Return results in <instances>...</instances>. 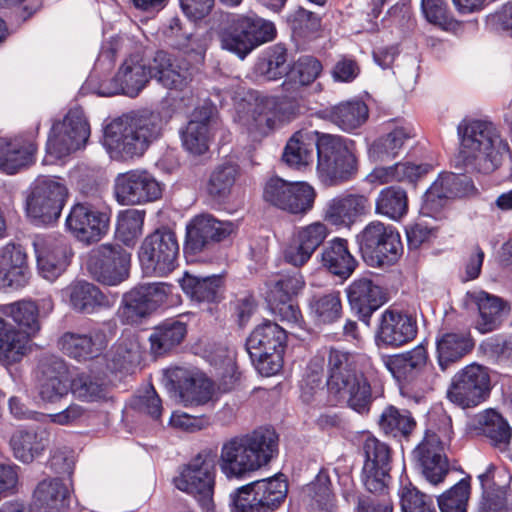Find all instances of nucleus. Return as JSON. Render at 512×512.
Masks as SVG:
<instances>
[{
	"instance_id": "nucleus-35",
	"label": "nucleus",
	"mask_w": 512,
	"mask_h": 512,
	"mask_svg": "<svg viewBox=\"0 0 512 512\" xmlns=\"http://www.w3.org/2000/svg\"><path fill=\"white\" fill-rule=\"evenodd\" d=\"M60 350L77 361L98 357L106 348L105 335L100 331L89 333L66 332L58 340Z\"/></svg>"
},
{
	"instance_id": "nucleus-31",
	"label": "nucleus",
	"mask_w": 512,
	"mask_h": 512,
	"mask_svg": "<svg viewBox=\"0 0 512 512\" xmlns=\"http://www.w3.org/2000/svg\"><path fill=\"white\" fill-rule=\"evenodd\" d=\"M371 208L369 198L363 194H343L331 199L323 218L336 227H350L356 220L366 215Z\"/></svg>"
},
{
	"instance_id": "nucleus-27",
	"label": "nucleus",
	"mask_w": 512,
	"mask_h": 512,
	"mask_svg": "<svg viewBox=\"0 0 512 512\" xmlns=\"http://www.w3.org/2000/svg\"><path fill=\"white\" fill-rule=\"evenodd\" d=\"M217 124L215 111L211 106L194 110L191 119L180 130L182 146L189 153L201 155L208 150L212 130Z\"/></svg>"
},
{
	"instance_id": "nucleus-48",
	"label": "nucleus",
	"mask_w": 512,
	"mask_h": 512,
	"mask_svg": "<svg viewBox=\"0 0 512 512\" xmlns=\"http://www.w3.org/2000/svg\"><path fill=\"white\" fill-rule=\"evenodd\" d=\"M316 144L309 133L298 131L288 140L282 159L291 168H305L313 161Z\"/></svg>"
},
{
	"instance_id": "nucleus-61",
	"label": "nucleus",
	"mask_w": 512,
	"mask_h": 512,
	"mask_svg": "<svg viewBox=\"0 0 512 512\" xmlns=\"http://www.w3.org/2000/svg\"><path fill=\"white\" fill-rule=\"evenodd\" d=\"M145 212L137 209H127L118 215L116 232L118 237L129 244L142 234Z\"/></svg>"
},
{
	"instance_id": "nucleus-16",
	"label": "nucleus",
	"mask_w": 512,
	"mask_h": 512,
	"mask_svg": "<svg viewBox=\"0 0 512 512\" xmlns=\"http://www.w3.org/2000/svg\"><path fill=\"white\" fill-rule=\"evenodd\" d=\"M90 137V125L81 108L69 110L62 122L53 124L47 149L63 157L83 148Z\"/></svg>"
},
{
	"instance_id": "nucleus-12",
	"label": "nucleus",
	"mask_w": 512,
	"mask_h": 512,
	"mask_svg": "<svg viewBox=\"0 0 512 512\" xmlns=\"http://www.w3.org/2000/svg\"><path fill=\"white\" fill-rule=\"evenodd\" d=\"M131 254L119 244H101L92 249L86 267L98 282L116 286L129 276Z\"/></svg>"
},
{
	"instance_id": "nucleus-9",
	"label": "nucleus",
	"mask_w": 512,
	"mask_h": 512,
	"mask_svg": "<svg viewBox=\"0 0 512 512\" xmlns=\"http://www.w3.org/2000/svg\"><path fill=\"white\" fill-rule=\"evenodd\" d=\"M67 197L64 184L54 177L40 176L30 185L26 197V212L36 225L55 223Z\"/></svg>"
},
{
	"instance_id": "nucleus-44",
	"label": "nucleus",
	"mask_w": 512,
	"mask_h": 512,
	"mask_svg": "<svg viewBox=\"0 0 512 512\" xmlns=\"http://www.w3.org/2000/svg\"><path fill=\"white\" fill-rule=\"evenodd\" d=\"M378 425L387 436L408 440L416 430L417 422L409 410L388 405L380 414Z\"/></svg>"
},
{
	"instance_id": "nucleus-56",
	"label": "nucleus",
	"mask_w": 512,
	"mask_h": 512,
	"mask_svg": "<svg viewBox=\"0 0 512 512\" xmlns=\"http://www.w3.org/2000/svg\"><path fill=\"white\" fill-rule=\"evenodd\" d=\"M239 174V167L236 164L226 163L217 166L210 174L207 192L216 199L227 198Z\"/></svg>"
},
{
	"instance_id": "nucleus-6",
	"label": "nucleus",
	"mask_w": 512,
	"mask_h": 512,
	"mask_svg": "<svg viewBox=\"0 0 512 512\" xmlns=\"http://www.w3.org/2000/svg\"><path fill=\"white\" fill-rule=\"evenodd\" d=\"M316 150L317 173L325 185L343 184L356 177L357 158L341 137L329 134L319 136Z\"/></svg>"
},
{
	"instance_id": "nucleus-5",
	"label": "nucleus",
	"mask_w": 512,
	"mask_h": 512,
	"mask_svg": "<svg viewBox=\"0 0 512 512\" xmlns=\"http://www.w3.org/2000/svg\"><path fill=\"white\" fill-rule=\"evenodd\" d=\"M275 34L274 24L255 14H228L218 32L221 47L241 59L261 44L273 40Z\"/></svg>"
},
{
	"instance_id": "nucleus-2",
	"label": "nucleus",
	"mask_w": 512,
	"mask_h": 512,
	"mask_svg": "<svg viewBox=\"0 0 512 512\" xmlns=\"http://www.w3.org/2000/svg\"><path fill=\"white\" fill-rule=\"evenodd\" d=\"M278 452V436L270 428L234 436L222 444L221 472L228 479H242L267 465Z\"/></svg>"
},
{
	"instance_id": "nucleus-19",
	"label": "nucleus",
	"mask_w": 512,
	"mask_h": 512,
	"mask_svg": "<svg viewBox=\"0 0 512 512\" xmlns=\"http://www.w3.org/2000/svg\"><path fill=\"white\" fill-rule=\"evenodd\" d=\"M172 286L163 283L141 285L123 297L121 317L130 324L138 323L152 311L167 302Z\"/></svg>"
},
{
	"instance_id": "nucleus-34",
	"label": "nucleus",
	"mask_w": 512,
	"mask_h": 512,
	"mask_svg": "<svg viewBox=\"0 0 512 512\" xmlns=\"http://www.w3.org/2000/svg\"><path fill=\"white\" fill-rule=\"evenodd\" d=\"M469 429L477 436L486 437L501 450L510 443L512 429L507 420L494 409H486L476 414L469 422Z\"/></svg>"
},
{
	"instance_id": "nucleus-33",
	"label": "nucleus",
	"mask_w": 512,
	"mask_h": 512,
	"mask_svg": "<svg viewBox=\"0 0 512 512\" xmlns=\"http://www.w3.org/2000/svg\"><path fill=\"white\" fill-rule=\"evenodd\" d=\"M347 296L352 309L366 323L369 322L371 315L386 302L383 289L366 277L355 279L347 288Z\"/></svg>"
},
{
	"instance_id": "nucleus-17",
	"label": "nucleus",
	"mask_w": 512,
	"mask_h": 512,
	"mask_svg": "<svg viewBox=\"0 0 512 512\" xmlns=\"http://www.w3.org/2000/svg\"><path fill=\"white\" fill-rule=\"evenodd\" d=\"M109 215L88 203H77L70 209L65 227L73 237L85 244L95 243L109 229Z\"/></svg>"
},
{
	"instance_id": "nucleus-36",
	"label": "nucleus",
	"mask_w": 512,
	"mask_h": 512,
	"mask_svg": "<svg viewBox=\"0 0 512 512\" xmlns=\"http://www.w3.org/2000/svg\"><path fill=\"white\" fill-rule=\"evenodd\" d=\"M468 297L479 311L475 328L482 334L498 329L504 315L509 311L507 303L502 298L485 291L468 293Z\"/></svg>"
},
{
	"instance_id": "nucleus-1",
	"label": "nucleus",
	"mask_w": 512,
	"mask_h": 512,
	"mask_svg": "<svg viewBox=\"0 0 512 512\" xmlns=\"http://www.w3.org/2000/svg\"><path fill=\"white\" fill-rule=\"evenodd\" d=\"M159 112L142 111L122 115L104 128L103 146L110 158L128 161L140 157L162 135Z\"/></svg>"
},
{
	"instance_id": "nucleus-59",
	"label": "nucleus",
	"mask_w": 512,
	"mask_h": 512,
	"mask_svg": "<svg viewBox=\"0 0 512 512\" xmlns=\"http://www.w3.org/2000/svg\"><path fill=\"white\" fill-rule=\"evenodd\" d=\"M398 496L401 512H437L433 498L410 482L401 484Z\"/></svg>"
},
{
	"instance_id": "nucleus-57",
	"label": "nucleus",
	"mask_w": 512,
	"mask_h": 512,
	"mask_svg": "<svg viewBox=\"0 0 512 512\" xmlns=\"http://www.w3.org/2000/svg\"><path fill=\"white\" fill-rule=\"evenodd\" d=\"M311 313L321 323H333L342 313L340 293L330 291L324 294L314 295L309 301Z\"/></svg>"
},
{
	"instance_id": "nucleus-22",
	"label": "nucleus",
	"mask_w": 512,
	"mask_h": 512,
	"mask_svg": "<svg viewBox=\"0 0 512 512\" xmlns=\"http://www.w3.org/2000/svg\"><path fill=\"white\" fill-rule=\"evenodd\" d=\"M150 79H152L150 63L146 65L135 57H130L124 61L111 80L100 84L98 93L101 96H113L122 93L129 97H135Z\"/></svg>"
},
{
	"instance_id": "nucleus-26",
	"label": "nucleus",
	"mask_w": 512,
	"mask_h": 512,
	"mask_svg": "<svg viewBox=\"0 0 512 512\" xmlns=\"http://www.w3.org/2000/svg\"><path fill=\"white\" fill-rule=\"evenodd\" d=\"M38 393L43 401L55 402L68 394L69 370L63 359L49 356L38 366Z\"/></svg>"
},
{
	"instance_id": "nucleus-3",
	"label": "nucleus",
	"mask_w": 512,
	"mask_h": 512,
	"mask_svg": "<svg viewBox=\"0 0 512 512\" xmlns=\"http://www.w3.org/2000/svg\"><path fill=\"white\" fill-rule=\"evenodd\" d=\"M459 158L467 171L489 174L510 151L498 127L489 120H463L458 125Z\"/></svg>"
},
{
	"instance_id": "nucleus-37",
	"label": "nucleus",
	"mask_w": 512,
	"mask_h": 512,
	"mask_svg": "<svg viewBox=\"0 0 512 512\" xmlns=\"http://www.w3.org/2000/svg\"><path fill=\"white\" fill-rule=\"evenodd\" d=\"M320 262L329 273L342 280L348 279L358 265L349 250L348 241L339 237L328 241L323 247Z\"/></svg>"
},
{
	"instance_id": "nucleus-49",
	"label": "nucleus",
	"mask_w": 512,
	"mask_h": 512,
	"mask_svg": "<svg viewBox=\"0 0 512 512\" xmlns=\"http://www.w3.org/2000/svg\"><path fill=\"white\" fill-rule=\"evenodd\" d=\"M71 393L83 402H97L106 399L108 385L104 377L93 372L78 373L70 383Z\"/></svg>"
},
{
	"instance_id": "nucleus-42",
	"label": "nucleus",
	"mask_w": 512,
	"mask_h": 512,
	"mask_svg": "<svg viewBox=\"0 0 512 512\" xmlns=\"http://www.w3.org/2000/svg\"><path fill=\"white\" fill-rule=\"evenodd\" d=\"M180 285L186 295L198 302H217L222 297L223 281L219 275L201 277L186 272Z\"/></svg>"
},
{
	"instance_id": "nucleus-15",
	"label": "nucleus",
	"mask_w": 512,
	"mask_h": 512,
	"mask_svg": "<svg viewBox=\"0 0 512 512\" xmlns=\"http://www.w3.org/2000/svg\"><path fill=\"white\" fill-rule=\"evenodd\" d=\"M364 465L361 481L367 491L382 494L388 491L391 480L392 450L389 445L374 436H368L362 445Z\"/></svg>"
},
{
	"instance_id": "nucleus-51",
	"label": "nucleus",
	"mask_w": 512,
	"mask_h": 512,
	"mask_svg": "<svg viewBox=\"0 0 512 512\" xmlns=\"http://www.w3.org/2000/svg\"><path fill=\"white\" fill-rule=\"evenodd\" d=\"M259 507L263 512H274L284 502L288 485L280 476L254 481Z\"/></svg>"
},
{
	"instance_id": "nucleus-23",
	"label": "nucleus",
	"mask_w": 512,
	"mask_h": 512,
	"mask_svg": "<svg viewBox=\"0 0 512 512\" xmlns=\"http://www.w3.org/2000/svg\"><path fill=\"white\" fill-rule=\"evenodd\" d=\"M417 330L415 317L403 311L386 309L379 319L376 344L391 348L400 347L411 342L416 337Z\"/></svg>"
},
{
	"instance_id": "nucleus-64",
	"label": "nucleus",
	"mask_w": 512,
	"mask_h": 512,
	"mask_svg": "<svg viewBox=\"0 0 512 512\" xmlns=\"http://www.w3.org/2000/svg\"><path fill=\"white\" fill-rule=\"evenodd\" d=\"M254 481L237 488L229 496V506L232 512H263L259 507Z\"/></svg>"
},
{
	"instance_id": "nucleus-45",
	"label": "nucleus",
	"mask_w": 512,
	"mask_h": 512,
	"mask_svg": "<svg viewBox=\"0 0 512 512\" xmlns=\"http://www.w3.org/2000/svg\"><path fill=\"white\" fill-rule=\"evenodd\" d=\"M187 334V325L178 319H166L153 328L149 336L152 351L157 355L172 351Z\"/></svg>"
},
{
	"instance_id": "nucleus-10",
	"label": "nucleus",
	"mask_w": 512,
	"mask_h": 512,
	"mask_svg": "<svg viewBox=\"0 0 512 512\" xmlns=\"http://www.w3.org/2000/svg\"><path fill=\"white\" fill-rule=\"evenodd\" d=\"M215 478L214 460L199 454L182 467L174 478V484L180 491L193 496L203 512H216L213 500Z\"/></svg>"
},
{
	"instance_id": "nucleus-13",
	"label": "nucleus",
	"mask_w": 512,
	"mask_h": 512,
	"mask_svg": "<svg viewBox=\"0 0 512 512\" xmlns=\"http://www.w3.org/2000/svg\"><path fill=\"white\" fill-rule=\"evenodd\" d=\"M491 388L488 369L472 363L453 376L447 397L462 408L476 407L489 397Z\"/></svg>"
},
{
	"instance_id": "nucleus-11",
	"label": "nucleus",
	"mask_w": 512,
	"mask_h": 512,
	"mask_svg": "<svg viewBox=\"0 0 512 512\" xmlns=\"http://www.w3.org/2000/svg\"><path fill=\"white\" fill-rule=\"evenodd\" d=\"M179 245L174 232L157 229L143 240L138 258L145 274L164 276L176 267Z\"/></svg>"
},
{
	"instance_id": "nucleus-32",
	"label": "nucleus",
	"mask_w": 512,
	"mask_h": 512,
	"mask_svg": "<svg viewBox=\"0 0 512 512\" xmlns=\"http://www.w3.org/2000/svg\"><path fill=\"white\" fill-rule=\"evenodd\" d=\"M62 297L71 309L82 314H93L112 306V301L96 285L78 280L62 290Z\"/></svg>"
},
{
	"instance_id": "nucleus-41",
	"label": "nucleus",
	"mask_w": 512,
	"mask_h": 512,
	"mask_svg": "<svg viewBox=\"0 0 512 512\" xmlns=\"http://www.w3.org/2000/svg\"><path fill=\"white\" fill-rule=\"evenodd\" d=\"M69 488L60 479L41 481L34 490V503L44 512H63L69 505Z\"/></svg>"
},
{
	"instance_id": "nucleus-7",
	"label": "nucleus",
	"mask_w": 512,
	"mask_h": 512,
	"mask_svg": "<svg viewBox=\"0 0 512 512\" xmlns=\"http://www.w3.org/2000/svg\"><path fill=\"white\" fill-rule=\"evenodd\" d=\"M357 243L364 260L371 266L394 265L403 253L399 233L380 221L367 224L357 235Z\"/></svg>"
},
{
	"instance_id": "nucleus-38",
	"label": "nucleus",
	"mask_w": 512,
	"mask_h": 512,
	"mask_svg": "<svg viewBox=\"0 0 512 512\" xmlns=\"http://www.w3.org/2000/svg\"><path fill=\"white\" fill-rule=\"evenodd\" d=\"M49 443V434L45 429H20L13 433L10 446L16 459L31 463L39 457Z\"/></svg>"
},
{
	"instance_id": "nucleus-47",
	"label": "nucleus",
	"mask_w": 512,
	"mask_h": 512,
	"mask_svg": "<svg viewBox=\"0 0 512 512\" xmlns=\"http://www.w3.org/2000/svg\"><path fill=\"white\" fill-rule=\"evenodd\" d=\"M321 62L313 56H301L294 64L290 79L283 82V89L287 98L296 99L299 89L314 82L322 72Z\"/></svg>"
},
{
	"instance_id": "nucleus-24",
	"label": "nucleus",
	"mask_w": 512,
	"mask_h": 512,
	"mask_svg": "<svg viewBox=\"0 0 512 512\" xmlns=\"http://www.w3.org/2000/svg\"><path fill=\"white\" fill-rule=\"evenodd\" d=\"M33 246L40 275L53 282L67 268L72 255L71 247L63 237L37 238Z\"/></svg>"
},
{
	"instance_id": "nucleus-30",
	"label": "nucleus",
	"mask_w": 512,
	"mask_h": 512,
	"mask_svg": "<svg viewBox=\"0 0 512 512\" xmlns=\"http://www.w3.org/2000/svg\"><path fill=\"white\" fill-rule=\"evenodd\" d=\"M30 279L28 257L25 249L15 243L0 248V282L3 287L18 290L24 288Z\"/></svg>"
},
{
	"instance_id": "nucleus-8",
	"label": "nucleus",
	"mask_w": 512,
	"mask_h": 512,
	"mask_svg": "<svg viewBox=\"0 0 512 512\" xmlns=\"http://www.w3.org/2000/svg\"><path fill=\"white\" fill-rule=\"evenodd\" d=\"M285 341V330L270 321H265L252 331L246 341V348L261 374L270 376L281 369Z\"/></svg>"
},
{
	"instance_id": "nucleus-29",
	"label": "nucleus",
	"mask_w": 512,
	"mask_h": 512,
	"mask_svg": "<svg viewBox=\"0 0 512 512\" xmlns=\"http://www.w3.org/2000/svg\"><path fill=\"white\" fill-rule=\"evenodd\" d=\"M472 188L473 184L466 175L441 173L425 193V208L438 212L449 200L466 195Z\"/></svg>"
},
{
	"instance_id": "nucleus-54",
	"label": "nucleus",
	"mask_w": 512,
	"mask_h": 512,
	"mask_svg": "<svg viewBox=\"0 0 512 512\" xmlns=\"http://www.w3.org/2000/svg\"><path fill=\"white\" fill-rule=\"evenodd\" d=\"M305 286V280L300 272H281L273 275L267 281L268 299H292Z\"/></svg>"
},
{
	"instance_id": "nucleus-25",
	"label": "nucleus",
	"mask_w": 512,
	"mask_h": 512,
	"mask_svg": "<svg viewBox=\"0 0 512 512\" xmlns=\"http://www.w3.org/2000/svg\"><path fill=\"white\" fill-rule=\"evenodd\" d=\"M413 457L423 476L433 485L441 483L449 472L444 445L436 433L426 432L414 449Z\"/></svg>"
},
{
	"instance_id": "nucleus-28",
	"label": "nucleus",
	"mask_w": 512,
	"mask_h": 512,
	"mask_svg": "<svg viewBox=\"0 0 512 512\" xmlns=\"http://www.w3.org/2000/svg\"><path fill=\"white\" fill-rule=\"evenodd\" d=\"M413 136V129L403 121H388L383 125V133L369 146V157L379 162L391 161L400 155Z\"/></svg>"
},
{
	"instance_id": "nucleus-21",
	"label": "nucleus",
	"mask_w": 512,
	"mask_h": 512,
	"mask_svg": "<svg viewBox=\"0 0 512 512\" xmlns=\"http://www.w3.org/2000/svg\"><path fill=\"white\" fill-rule=\"evenodd\" d=\"M233 230L232 222L219 221L209 214L195 216L186 227L184 252L188 256L196 255L228 237Z\"/></svg>"
},
{
	"instance_id": "nucleus-43",
	"label": "nucleus",
	"mask_w": 512,
	"mask_h": 512,
	"mask_svg": "<svg viewBox=\"0 0 512 512\" xmlns=\"http://www.w3.org/2000/svg\"><path fill=\"white\" fill-rule=\"evenodd\" d=\"M30 336L0 317V362L9 365L20 361Z\"/></svg>"
},
{
	"instance_id": "nucleus-58",
	"label": "nucleus",
	"mask_w": 512,
	"mask_h": 512,
	"mask_svg": "<svg viewBox=\"0 0 512 512\" xmlns=\"http://www.w3.org/2000/svg\"><path fill=\"white\" fill-rule=\"evenodd\" d=\"M179 397L185 406L204 405L213 400V383L206 378H188L180 388Z\"/></svg>"
},
{
	"instance_id": "nucleus-39",
	"label": "nucleus",
	"mask_w": 512,
	"mask_h": 512,
	"mask_svg": "<svg viewBox=\"0 0 512 512\" xmlns=\"http://www.w3.org/2000/svg\"><path fill=\"white\" fill-rule=\"evenodd\" d=\"M474 347V341L469 333L446 332L436 339L438 364L445 371L451 364L462 359Z\"/></svg>"
},
{
	"instance_id": "nucleus-40",
	"label": "nucleus",
	"mask_w": 512,
	"mask_h": 512,
	"mask_svg": "<svg viewBox=\"0 0 512 512\" xmlns=\"http://www.w3.org/2000/svg\"><path fill=\"white\" fill-rule=\"evenodd\" d=\"M427 360L426 348L417 345L409 351L388 358L385 366L397 381L402 382L413 379L426 366Z\"/></svg>"
},
{
	"instance_id": "nucleus-4",
	"label": "nucleus",
	"mask_w": 512,
	"mask_h": 512,
	"mask_svg": "<svg viewBox=\"0 0 512 512\" xmlns=\"http://www.w3.org/2000/svg\"><path fill=\"white\" fill-rule=\"evenodd\" d=\"M328 389L347 399L348 406L364 414L372 404L371 385L357 371V355L334 346L324 347Z\"/></svg>"
},
{
	"instance_id": "nucleus-62",
	"label": "nucleus",
	"mask_w": 512,
	"mask_h": 512,
	"mask_svg": "<svg viewBox=\"0 0 512 512\" xmlns=\"http://www.w3.org/2000/svg\"><path fill=\"white\" fill-rule=\"evenodd\" d=\"M469 495L470 484L462 479L438 497L439 509L441 512H466Z\"/></svg>"
},
{
	"instance_id": "nucleus-55",
	"label": "nucleus",
	"mask_w": 512,
	"mask_h": 512,
	"mask_svg": "<svg viewBox=\"0 0 512 512\" xmlns=\"http://www.w3.org/2000/svg\"><path fill=\"white\" fill-rule=\"evenodd\" d=\"M4 313L29 335H34L40 330L39 309L31 300H21L11 303L4 308Z\"/></svg>"
},
{
	"instance_id": "nucleus-20",
	"label": "nucleus",
	"mask_w": 512,
	"mask_h": 512,
	"mask_svg": "<svg viewBox=\"0 0 512 512\" xmlns=\"http://www.w3.org/2000/svg\"><path fill=\"white\" fill-rule=\"evenodd\" d=\"M197 68L185 57L157 51L150 61L152 79L170 90L182 91L192 82Z\"/></svg>"
},
{
	"instance_id": "nucleus-60",
	"label": "nucleus",
	"mask_w": 512,
	"mask_h": 512,
	"mask_svg": "<svg viewBox=\"0 0 512 512\" xmlns=\"http://www.w3.org/2000/svg\"><path fill=\"white\" fill-rule=\"evenodd\" d=\"M286 61V49L281 45H275L259 59L256 71L268 81L277 80L287 73Z\"/></svg>"
},
{
	"instance_id": "nucleus-50",
	"label": "nucleus",
	"mask_w": 512,
	"mask_h": 512,
	"mask_svg": "<svg viewBox=\"0 0 512 512\" xmlns=\"http://www.w3.org/2000/svg\"><path fill=\"white\" fill-rule=\"evenodd\" d=\"M35 151L32 143L0 142V169L7 174L17 173L32 161Z\"/></svg>"
},
{
	"instance_id": "nucleus-14",
	"label": "nucleus",
	"mask_w": 512,
	"mask_h": 512,
	"mask_svg": "<svg viewBox=\"0 0 512 512\" xmlns=\"http://www.w3.org/2000/svg\"><path fill=\"white\" fill-rule=\"evenodd\" d=\"M277 104V98L273 96L257 97L254 102L239 103L234 120L251 142L261 141L274 128Z\"/></svg>"
},
{
	"instance_id": "nucleus-52",
	"label": "nucleus",
	"mask_w": 512,
	"mask_h": 512,
	"mask_svg": "<svg viewBox=\"0 0 512 512\" xmlns=\"http://www.w3.org/2000/svg\"><path fill=\"white\" fill-rule=\"evenodd\" d=\"M408 211V197L404 189L397 186L383 188L375 199L376 214L392 220L401 219Z\"/></svg>"
},
{
	"instance_id": "nucleus-53",
	"label": "nucleus",
	"mask_w": 512,
	"mask_h": 512,
	"mask_svg": "<svg viewBox=\"0 0 512 512\" xmlns=\"http://www.w3.org/2000/svg\"><path fill=\"white\" fill-rule=\"evenodd\" d=\"M326 357L321 349L312 357L306 367L303 379L301 380V398L304 402L310 403L315 400L319 392L323 391V379L326 371Z\"/></svg>"
},
{
	"instance_id": "nucleus-46",
	"label": "nucleus",
	"mask_w": 512,
	"mask_h": 512,
	"mask_svg": "<svg viewBox=\"0 0 512 512\" xmlns=\"http://www.w3.org/2000/svg\"><path fill=\"white\" fill-rule=\"evenodd\" d=\"M328 117L341 130L353 132L366 123L369 110L361 100L343 101L330 108Z\"/></svg>"
},
{
	"instance_id": "nucleus-63",
	"label": "nucleus",
	"mask_w": 512,
	"mask_h": 512,
	"mask_svg": "<svg viewBox=\"0 0 512 512\" xmlns=\"http://www.w3.org/2000/svg\"><path fill=\"white\" fill-rule=\"evenodd\" d=\"M286 212L305 214L312 209L316 197L314 188L306 182H292Z\"/></svg>"
},
{
	"instance_id": "nucleus-18",
	"label": "nucleus",
	"mask_w": 512,
	"mask_h": 512,
	"mask_svg": "<svg viewBox=\"0 0 512 512\" xmlns=\"http://www.w3.org/2000/svg\"><path fill=\"white\" fill-rule=\"evenodd\" d=\"M114 194L122 205H139L160 198L159 182L145 170H131L115 179Z\"/></svg>"
}]
</instances>
